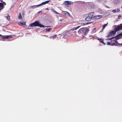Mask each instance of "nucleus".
<instances>
[{"label":"nucleus","mask_w":122,"mask_h":122,"mask_svg":"<svg viewBox=\"0 0 122 122\" xmlns=\"http://www.w3.org/2000/svg\"><path fill=\"white\" fill-rule=\"evenodd\" d=\"M122 30V24H121L120 25L116 27L114 29V31H110L108 35L107 36V37H109L115 34L116 31L120 30Z\"/></svg>","instance_id":"nucleus-1"},{"label":"nucleus","mask_w":122,"mask_h":122,"mask_svg":"<svg viewBox=\"0 0 122 122\" xmlns=\"http://www.w3.org/2000/svg\"><path fill=\"white\" fill-rule=\"evenodd\" d=\"M29 26L31 27L36 26H39L40 27H43V28H45L46 27V26H44L40 23L38 21H36L32 23L29 25Z\"/></svg>","instance_id":"nucleus-2"},{"label":"nucleus","mask_w":122,"mask_h":122,"mask_svg":"<svg viewBox=\"0 0 122 122\" xmlns=\"http://www.w3.org/2000/svg\"><path fill=\"white\" fill-rule=\"evenodd\" d=\"M50 1V0L46 1L42 3L41 4L38 5H34L31 6L29 7L30 9H33L38 7L40 6H41L42 5H45L48 3Z\"/></svg>","instance_id":"nucleus-3"},{"label":"nucleus","mask_w":122,"mask_h":122,"mask_svg":"<svg viewBox=\"0 0 122 122\" xmlns=\"http://www.w3.org/2000/svg\"><path fill=\"white\" fill-rule=\"evenodd\" d=\"M122 37V32L118 35L117 36L114 37H112L111 38H107V40H110L111 39H115V40H118L121 38Z\"/></svg>","instance_id":"nucleus-4"},{"label":"nucleus","mask_w":122,"mask_h":122,"mask_svg":"<svg viewBox=\"0 0 122 122\" xmlns=\"http://www.w3.org/2000/svg\"><path fill=\"white\" fill-rule=\"evenodd\" d=\"M83 31V34H86L87 33L88 31V30L87 29H86L85 28H82L80 29L78 31V32H79L80 31Z\"/></svg>","instance_id":"nucleus-5"},{"label":"nucleus","mask_w":122,"mask_h":122,"mask_svg":"<svg viewBox=\"0 0 122 122\" xmlns=\"http://www.w3.org/2000/svg\"><path fill=\"white\" fill-rule=\"evenodd\" d=\"M113 39V40L112 41L111 45L117 46L118 44H120V46H122V43L119 44L118 43V42L116 40H115V39Z\"/></svg>","instance_id":"nucleus-6"},{"label":"nucleus","mask_w":122,"mask_h":122,"mask_svg":"<svg viewBox=\"0 0 122 122\" xmlns=\"http://www.w3.org/2000/svg\"><path fill=\"white\" fill-rule=\"evenodd\" d=\"M63 4L66 8H67L70 5V4L68 1H66Z\"/></svg>","instance_id":"nucleus-7"},{"label":"nucleus","mask_w":122,"mask_h":122,"mask_svg":"<svg viewBox=\"0 0 122 122\" xmlns=\"http://www.w3.org/2000/svg\"><path fill=\"white\" fill-rule=\"evenodd\" d=\"M0 1L1 2L0 3V10L3 8V5H5L6 4L2 0H0Z\"/></svg>","instance_id":"nucleus-8"},{"label":"nucleus","mask_w":122,"mask_h":122,"mask_svg":"<svg viewBox=\"0 0 122 122\" xmlns=\"http://www.w3.org/2000/svg\"><path fill=\"white\" fill-rule=\"evenodd\" d=\"M0 37H1V40L3 41H5L6 39L8 38V36H3L0 34Z\"/></svg>","instance_id":"nucleus-9"},{"label":"nucleus","mask_w":122,"mask_h":122,"mask_svg":"<svg viewBox=\"0 0 122 122\" xmlns=\"http://www.w3.org/2000/svg\"><path fill=\"white\" fill-rule=\"evenodd\" d=\"M13 36L12 35H8V41H11L13 39Z\"/></svg>","instance_id":"nucleus-10"},{"label":"nucleus","mask_w":122,"mask_h":122,"mask_svg":"<svg viewBox=\"0 0 122 122\" xmlns=\"http://www.w3.org/2000/svg\"><path fill=\"white\" fill-rule=\"evenodd\" d=\"M92 17L90 16L89 15L85 18V20L86 21H90L92 19Z\"/></svg>","instance_id":"nucleus-11"},{"label":"nucleus","mask_w":122,"mask_h":122,"mask_svg":"<svg viewBox=\"0 0 122 122\" xmlns=\"http://www.w3.org/2000/svg\"><path fill=\"white\" fill-rule=\"evenodd\" d=\"M62 13L65 15H66L67 16H69L70 15V14L68 12L63 11H62Z\"/></svg>","instance_id":"nucleus-12"},{"label":"nucleus","mask_w":122,"mask_h":122,"mask_svg":"<svg viewBox=\"0 0 122 122\" xmlns=\"http://www.w3.org/2000/svg\"><path fill=\"white\" fill-rule=\"evenodd\" d=\"M97 39L101 43H103L104 45L105 44L102 38H98Z\"/></svg>","instance_id":"nucleus-13"},{"label":"nucleus","mask_w":122,"mask_h":122,"mask_svg":"<svg viewBox=\"0 0 122 122\" xmlns=\"http://www.w3.org/2000/svg\"><path fill=\"white\" fill-rule=\"evenodd\" d=\"M102 16L100 15H97L95 16V18L97 19H99L102 17Z\"/></svg>","instance_id":"nucleus-14"},{"label":"nucleus","mask_w":122,"mask_h":122,"mask_svg":"<svg viewBox=\"0 0 122 122\" xmlns=\"http://www.w3.org/2000/svg\"><path fill=\"white\" fill-rule=\"evenodd\" d=\"M94 15V13L93 12H91L88 15L92 18Z\"/></svg>","instance_id":"nucleus-15"},{"label":"nucleus","mask_w":122,"mask_h":122,"mask_svg":"<svg viewBox=\"0 0 122 122\" xmlns=\"http://www.w3.org/2000/svg\"><path fill=\"white\" fill-rule=\"evenodd\" d=\"M80 27V26H79L76 28H73L72 29H71V30L72 31L76 30L77 29H78V28H79Z\"/></svg>","instance_id":"nucleus-16"},{"label":"nucleus","mask_w":122,"mask_h":122,"mask_svg":"<svg viewBox=\"0 0 122 122\" xmlns=\"http://www.w3.org/2000/svg\"><path fill=\"white\" fill-rule=\"evenodd\" d=\"M120 11V10L118 9L117 10H114L112 11V12L113 13L118 12Z\"/></svg>","instance_id":"nucleus-17"},{"label":"nucleus","mask_w":122,"mask_h":122,"mask_svg":"<svg viewBox=\"0 0 122 122\" xmlns=\"http://www.w3.org/2000/svg\"><path fill=\"white\" fill-rule=\"evenodd\" d=\"M51 11L54 12L56 14H60L59 13H58L57 12H56V11L54 10L53 9H51Z\"/></svg>","instance_id":"nucleus-18"},{"label":"nucleus","mask_w":122,"mask_h":122,"mask_svg":"<svg viewBox=\"0 0 122 122\" xmlns=\"http://www.w3.org/2000/svg\"><path fill=\"white\" fill-rule=\"evenodd\" d=\"M56 36V35H55L52 36H50L49 37V38L51 39H53V38H55Z\"/></svg>","instance_id":"nucleus-19"},{"label":"nucleus","mask_w":122,"mask_h":122,"mask_svg":"<svg viewBox=\"0 0 122 122\" xmlns=\"http://www.w3.org/2000/svg\"><path fill=\"white\" fill-rule=\"evenodd\" d=\"M91 7L92 8H94L95 7V5L93 4H92L91 5Z\"/></svg>","instance_id":"nucleus-20"},{"label":"nucleus","mask_w":122,"mask_h":122,"mask_svg":"<svg viewBox=\"0 0 122 122\" xmlns=\"http://www.w3.org/2000/svg\"><path fill=\"white\" fill-rule=\"evenodd\" d=\"M18 18L20 19H21L22 16L20 13L19 14L18 16Z\"/></svg>","instance_id":"nucleus-21"},{"label":"nucleus","mask_w":122,"mask_h":122,"mask_svg":"<svg viewBox=\"0 0 122 122\" xmlns=\"http://www.w3.org/2000/svg\"><path fill=\"white\" fill-rule=\"evenodd\" d=\"M25 22H23V23H20L19 24L20 25H25Z\"/></svg>","instance_id":"nucleus-22"},{"label":"nucleus","mask_w":122,"mask_h":122,"mask_svg":"<svg viewBox=\"0 0 122 122\" xmlns=\"http://www.w3.org/2000/svg\"><path fill=\"white\" fill-rule=\"evenodd\" d=\"M107 24H106L103 25L102 27V29H104L105 28V27L107 25Z\"/></svg>","instance_id":"nucleus-23"},{"label":"nucleus","mask_w":122,"mask_h":122,"mask_svg":"<svg viewBox=\"0 0 122 122\" xmlns=\"http://www.w3.org/2000/svg\"><path fill=\"white\" fill-rule=\"evenodd\" d=\"M51 29V28H49L48 29H46V31L49 32L50 30Z\"/></svg>","instance_id":"nucleus-24"},{"label":"nucleus","mask_w":122,"mask_h":122,"mask_svg":"<svg viewBox=\"0 0 122 122\" xmlns=\"http://www.w3.org/2000/svg\"><path fill=\"white\" fill-rule=\"evenodd\" d=\"M78 33L79 34H83V31H80V32H78Z\"/></svg>","instance_id":"nucleus-25"},{"label":"nucleus","mask_w":122,"mask_h":122,"mask_svg":"<svg viewBox=\"0 0 122 122\" xmlns=\"http://www.w3.org/2000/svg\"><path fill=\"white\" fill-rule=\"evenodd\" d=\"M107 45H111V43L110 42H108L107 43Z\"/></svg>","instance_id":"nucleus-26"},{"label":"nucleus","mask_w":122,"mask_h":122,"mask_svg":"<svg viewBox=\"0 0 122 122\" xmlns=\"http://www.w3.org/2000/svg\"><path fill=\"white\" fill-rule=\"evenodd\" d=\"M63 20V18H62L61 19L58 20L60 21H61L62 20Z\"/></svg>","instance_id":"nucleus-27"},{"label":"nucleus","mask_w":122,"mask_h":122,"mask_svg":"<svg viewBox=\"0 0 122 122\" xmlns=\"http://www.w3.org/2000/svg\"><path fill=\"white\" fill-rule=\"evenodd\" d=\"M5 17H6V19H8V16H5Z\"/></svg>","instance_id":"nucleus-28"},{"label":"nucleus","mask_w":122,"mask_h":122,"mask_svg":"<svg viewBox=\"0 0 122 122\" xmlns=\"http://www.w3.org/2000/svg\"><path fill=\"white\" fill-rule=\"evenodd\" d=\"M46 10H49V9H48V8H46Z\"/></svg>","instance_id":"nucleus-29"},{"label":"nucleus","mask_w":122,"mask_h":122,"mask_svg":"<svg viewBox=\"0 0 122 122\" xmlns=\"http://www.w3.org/2000/svg\"><path fill=\"white\" fill-rule=\"evenodd\" d=\"M41 12V11H39V12L38 13H40V12Z\"/></svg>","instance_id":"nucleus-30"},{"label":"nucleus","mask_w":122,"mask_h":122,"mask_svg":"<svg viewBox=\"0 0 122 122\" xmlns=\"http://www.w3.org/2000/svg\"><path fill=\"white\" fill-rule=\"evenodd\" d=\"M9 19H8V20H9Z\"/></svg>","instance_id":"nucleus-31"},{"label":"nucleus","mask_w":122,"mask_h":122,"mask_svg":"<svg viewBox=\"0 0 122 122\" xmlns=\"http://www.w3.org/2000/svg\"><path fill=\"white\" fill-rule=\"evenodd\" d=\"M8 18L9 17V15H8Z\"/></svg>","instance_id":"nucleus-32"}]
</instances>
